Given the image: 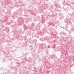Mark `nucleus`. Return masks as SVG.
<instances>
[{
	"label": "nucleus",
	"mask_w": 74,
	"mask_h": 74,
	"mask_svg": "<svg viewBox=\"0 0 74 74\" xmlns=\"http://www.w3.org/2000/svg\"><path fill=\"white\" fill-rule=\"evenodd\" d=\"M62 28L63 29H64V28H63V27H62Z\"/></svg>",
	"instance_id": "20e7f679"
},
{
	"label": "nucleus",
	"mask_w": 74,
	"mask_h": 74,
	"mask_svg": "<svg viewBox=\"0 0 74 74\" xmlns=\"http://www.w3.org/2000/svg\"><path fill=\"white\" fill-rule=\"evenodd\" d=\"M13 73L14 74H16V73L15 72H14Z\"/></svg>",
	"instance_id": "f257e3e1"
},
{
	"label": "nucleus",
	"mask_w": 74,
	"mask_h": 74,
	"mask_svg": "<svg viewBox=\"0 0 74 74\" xmlns=\"http://www.w3.org/2000/svg\"><path fill=\"white\" fill-rule=\"evenodd\" d=\"M49 47H50V46H48V48H49Z\"/></svg>",
	"instance_id": "7ed1b4c3"
},
{
	"label": "nucleus",
	"mask_w": 74,
	"mask_h": 74,
	"mask_svg": "<svg viewBox=\"0 0 74 74\" xmlns=\"http://www.w3.org/2000/svg\"><path fill=\"white\" fill-rule=\"evenodd\" d=\"M69 33L71 34V32H70V31H69Z\"/></svg>",
	"instance_id": "f03ea898"
}]
</instances>
